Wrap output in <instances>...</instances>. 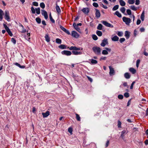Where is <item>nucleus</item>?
<instances>
[{
	"label": "nucleus",
	"instance_id": "1",
	"mask_svg": "<svg viewBox=\"0 0 148 148\" xmlns=\"http://www.w3.org/2000/svg\"><path fill=\"white\" fill-rule=\"evenodd\" d=\"M92 49L96 54L99 55L101 54V49L100 47L97 46L93 47Z\"/></svg>",
	"mask_w": 148,
	"mask_h": 148
},
{
	"label": "nucleus",
	"instance_id": "2",
	"mask_svg": "<svg viewBox=\"0 0 148 148\" xmlns=\"http://www.w3.org/2000/svg\"><path fill=\"white\" fill-rule=\"evenodd\" d=\"M123 21L127 25H129L131 22V20L130 18L123 17L122 18Z\"/></svg>",
	"mask_w": 148,
	"mask_h": 148
},
{
	"label": "nucleus",
	"instance_id": "3",
	"mask_svg": "<svg viewBox=\"0 0 148 148\" xmlns=\"http://www.w3.org/2000/svg\"><path fill=\"white\" fill-rule=\"evenodd\" d=\"M101 23H102L104 25L107 27L111 28H113L114 27L112 25L107 22L106 21H101Z\"/></svg>",
	"mask_w": 148,
	"mask_h": 148
},
{
	"label": "nucleus",
	"instance_id": "4",
	"mask_svg": "<svg viewBox=\"0 0 148 148\" xmlns=\"http://www.w3.org/2000/svg\"><path fill=\"white\" fill-rule=\"evenodd\" d=\"M5 15L4 18L8 21H9L10 19L9 13L8 11L6 10L5 12Z\"/></svg>",
	"mask_w": 148,
	"mask_h": 148
},
{
	"label": "nucleus",
	"instance_id": "5",
	"mask_svg": "<svg viewBox=\"0 0 148 148\" xmlns=\"http://www.w3.org/2000/svg\"><path fill=\"white\" fill-rule=\"evenodd\" d=\"M61 53L62 55H64L67 56H70L72 54L70 51L67 50H64L61 52Z\"/></svg>",
	"mask_w": 148,
	"mask_h": 148
},
{
	"label": "nucleus",
	"instance_id": "6",
	"mask_svg": "<svg viewBox=\"0 0 148 148\" xmlns=\"http://www.w3.org/2000/svg\"><path fill=\"white\" fill-rule=\"evenodd\" d=\"M109 67L110 69V75L111 76L113 75L115 73V71L114 69L111 66H109Z\"/></svg>",
	"mask_w": 148,
	"mask_h": 148
},
{
	"label": "nucleus",
	"instance_id": "7",
	"mask_svg": "<svg viewBox=\"0 0 148 148\" xmlns=\"http://www.w3.org/2000/svg\"><path fill=\"white\" fill-rule=\"evenodd\" d=\"M108 44V40L105 38L103 40L101 44V46L104 47L106 45Z\"/></svg>",
	"mask_w": 148,
	"mask_h": 148
},
{
	"label": "nucleus",
	"instance_id": "8",
	"mask_svg": "<svg viewBox=\"0 0 148 148\" xmlns=\"http://www.w3.org/2000/svg\"><path fill=\"white\" fill-rule=\"evenodd\" d=\"M42 14L44 16L45 18L47 19L48 18V16L47 12L44 10H42L41 12Z\"/></svg>",
	"mask_w": 148,
	"mask_h": 148
},
{
	"label": "nucleus",
	"instance_id": "9",
	"mask_svg": "<svg viewBox=\"0 0 148 148\" xmlns=\"http://www.w3.org/2000/svg\"><path fill=\"white\" fill-rule=\"evenodd\" d=\"M96 12L95 13V16L97 18H99L101 16V14L100 11L97 9H95Z\"/></svg>",
	"mask_w": 148,
	"mask_h": 148
},
{
	"label": "nucleus",
	"instance_id": "10",
	"mask_svg": "<svg viewBox=\"0 0 148 148\" xmlns=\"http://www.w3.org/2000/svg\"><path fill=\"white\" fill-rule=\"evenodd\" d=\"M82 11L84 12L85 14H88V13L89 12V10L88 8H84L82 9Z\"/></svg>",
	"mask_w": 148,
	"mask_h": 148
},
{
	"label": "nucleus",
	"instance_id": "11",
	"mask_svg": "<svg viewBox=\"0 0 148 148\" xmlns=\"http://www.w3.org/2000/svg\"><path fill=\"white\" fill-rule=\"evenodd\" d=\"M72 36L75 38H78L79 36L78 34L76 32L74 31L72 32Z\"/></svg>",
	"mask_w": 148,
	"mask_h": 148
},
{
	"label": "nucleus",
	"instance_id": "12",
	"mask_svg": "<svg viewBox=\"0 0 148 148\" xmlns=\"http://www.w3.org/2000/svg\"><path fill=\"white\" fill-rule=\"evenodd\" d=\"M69 49L70 50H80V48H77L76 47L71 46L69 48Z\"/></svg>",
	"mask_w": 148,
	"mask_h": 148
},
{
	"label": "nucleus",
	"instance_id": "13",
	"mask_svg": "<svg viewBox=\"0 0 148 148\" xmlns=\"http://www.w3.org/2000/svg\"><path fill=\"white\" fill-rule=\"evenodd\" d=\"M73 25L76 30H77L78 32H80L81 30L79 28L78 26H77V25H76V23H74L73 24Z\"/></svg>",
	"mask_w": 148,
	"mask_h": 148
},
{
	"label": "nucleus",
	"instance_id": "14",
	"mask_svg": "<svg viewBox=\"0 0 148 148\" xmlns=\"http://www.w3.org/2000/svg\"><path fill=\"white\" fill-rule=\"evenodd\" d=\"M60 28L63 31H64L65 33H66V34H68L69 35L70 34V33L69 32L68 30H66L64 27H63L62 26H61L60 27Z\"/></svg>",
	"mask_w": 148,
	"mask_h": 148
},
{
	"label": "nucleus",
	"instance_id": "15",
	"mask_svg": "<svg viewBox=\"0 0 148 148\" xmlns=\"http://www.w3.org/2000/svg\"><path fill=\"white\" fill-rule=\"evenodd\" d=\"M42 115L43 118L46 117L49 114V111H47L45 113H42Z\"/></svg>",
	"mask_w": 148,
	"mask_h": 148
},
{
	"label": "nucleus",
	"instance_id": "16",
	"mask_svg": "<svg viewBox=\"0 0 148 148\" xmlns=\"http://www.w3.org/2000/svg\"><path fill=\"white\" fill-rule=\"evenodd\" d=\"M45 37V40L47 42H49L50 41V38L49 36V35L48 34H46Z\"/></svg>",
	"mask_w": 148,
	"mask_h": 148
},
{
	"label": "nucleus",
	"instance_id": "17",
	"mask_svg": "<svg viewBox=\"0 0 148 148\" xmlns=\"http://www.w3.org/2000/svg\"><path fill=\"white\" fill-rule=\"evenodd\" d=\"M129 70L133 74L135 73L136 71V69L133 68H130Z\"/></svg>",
	"mask_w": 148,
	"mask_h": 148
},
{
	"label": "nucleus",
	"instance_id": "18",
	"mask_svg": "<svg viewBox=\"0 0 148 148\" xmlns=\"http://www.w3.org/2000/svg\"><path fill=\"white\" fill-rule=\"evenodd\" d=\"M112 40L114 41H117L119 39V38L116 36H114L111 38Z\"/></svg>",
	"mask_w": 148,
	"mask_h": 148
},
{
	"label": "nucleus",
	"instance_id": "19",
	"mask_svg": "<svg viewBox=\"0 0 148 148\" xmlns=\"http://www.w3.org/2000/svg\"><path fill=\"white\" fill-rule=\"evenodd\" d=\"M56 9L58 13L60 14L61 12V10L60 8V7L57 5V4L56 5Z\"/></svg>",
	"mask_w": 148,
	"mask_h": 148
},
{
	"label": "nucleus",
	"instance_id": "20",
	"mask_svg": "<svg viewBox=\"0 0 148 148\" xmlns=\"http://www.w3.org/2000/svg\"><path fill=\"white\" fill-rule=\"evenodd\" d=\"M72 52L73 54L75 55H80L82 54V53L81 52H78L77 51L73 50L72 51Z\"/></svg>",
	"mask_w": 148,
	"mask_h": 148
},
{
	"label": "nucleus",
	"instance_id": "21",
	"mask_svg": "<svg viewBox=\"0 0 148 148\" xmlns=\"http://www.w3.org/2000/svg\"><path fill=\"white\" fill-rule=\"evenodd\" d=\"M3 12L1 9H0V21H1L2 19L3 15Z\"/></svg>",
	"mask_w": 148,
	"mask_h": 148
},
{
	"label": "nucleus",
	"instance_id": "22",
	"mask_svg": "<svg viewBox=\"0 0 148 148\" xmlns=\"http://www.w3.org/2000/svg\"><path fill=\"white\" fill-rule=\"evenodd\" d=\"M130 35V32H129L127 31H126L125 32V36L127 39H128L129 38Z\"/></svg>",
	"mask_w": 148,
	"mask_h": 148
},
{
	"label": "nucleus",
	"instance_id": "23",
	"mask_svg": "<svg viewBox=\"0 0 148 148\" xmlns=\"http://www.w3.org/2000/svg\"><path fill=\"white\" fill-rule=\"evenodd\" d=\"M119 2L120 4V5L121 6H124L125 5V3L124 1L123 0H120L119 1Z\"/></svg>",
	"mask_w": 148,
	"mask_h": 148
},
{
	"label": "nucleus",
	"instance_id": "24",
	"mask_svg": "<svg viewBox=\"0 0 148 148\" xmlns=\"http://www.w3.org/2000/svg\"><path fill=\"white\" fill-rule=\"evenodd\" d=\"M114 14L116 15L119 17H121L122 16L121 14L118 11H116L115 12Z\"/></svg>",
	"mask_w": 148,
	"mask_h": 148
},
{
	"label": "nucleus",
	"instance_id": "25",
	"mask_svg": "<svg viewBox=\"0 0 148 148\" xmlns=\"http://www.w3.org/2000/svg\"><path fill=\"white\" fill-rule=\"evenodd\" d=\"M144 17H145V12H144V11H143V12L142 13L141 15V16H140V18L142 21H143L144 20Z\"/></svg>",
	"mask_w": 148,
	"mask_h": 148
},
{
	"label": "nucleus",
	"instance_id": "26",
	"mask_svg": "<svg viewBox=\"0 0 148 148\" xmlns=\"http://www.w3.org/2000/svg\"><path fill=\"white\" fill-rule=\"evenodd\" d=\"M14 64L16 66H18L21 68H24L25 67V66H21L17 62L14 63Z\"/></svg>",
	"mask_w": 148,
	"mask_h": 148
},
{
	"label": "nucleus",
	"instance_id": "27",
	"mask_svg": "<svg viewBox=\"0 0 148 148\" xmlns=\"http://www.w3.org/2000/svg\"><path fill=\"white\" fill-rule=\"evenodd\" d=\"M14 64L16 66H18L21 68H24L25 67V66H21L17 62L14 63Z\"/></svg>",
	"mask_w": 148,
	"mask_h": 148
},
{
	"label": "nucleus",
	"instance_id": "28",
	"mask_svg": "<svg viewBox=\"0 0 148 148\" xmlns=\"http://www.w3.org/2000/svg\"><path fill=\"white\" fill-rule=\"evenodd\" d=\"M59 47L61 49H64L66 48V46L64 45H61L59 46Z\"/></svg>",
	"mask_w": 148,
	"mask_h": 148
},
{
	"label": "nucleus",
	"instance_id": "29",
	"mask_svg": "<svg viewBox=\"0 0 148 148\" xmlns=\"http://www.w3.org/2000/svg\"><path fill=\"white\" fill-rule=\"evenodd\" d=\"M124 77L126 79H129L130 77V75L129 73H126L124 74Z\"/></svg>",
	"mask_w": 148,
	"mask_h": 148
},
{
	"label": "nucleus",
	"instance_id": "30",
	"mask_svg": "<svg viewBox=\"0 0 148 148\" xmlns=\"http://www.w3.org/2000/svg\"><path fill=\"white\" fill-rule=\"evenodd\" d=\"M96 33L99 36H101L102 34V32L101 31L99 30L97 31Z\"/></svg>",
	"mask_w": 148,
	"mask_h": 148
},
{
	"label": "nucleus",
	"instance_id": "31",
	"mask_svg": "<svg viewBox=\"0 0 148 148\" xmlns=\"http://www.w3.org/2000/svg\"><path fill=\"white\" fill-rule=\"evenodd\" d=\"M103 25L101 24H99L97 27V28L98 30H102V28Z\"/></svg>",
	"mask_w": 148,
	"mask_h": 148
},
{
	"label": "nucleus",
	"instance_id": "32",
	"mask_svg": "<svg viewBox=\"0 0 148 148\" xmlns=\"http://www.w3.org/2000/svg\"><path fill=\"white\" fill-rule=\"evenodd\" d=\"M56 42L58 44H60L62 42V40L60 39L57 38L56 40Z\"/></svg>",
	"mask_w": 148,
	"mask_h": 148
},
{
	"label": "nucleus",
	"instance_id": "33",
	"mask_svg": "<svg viewBox=\"0 0 148 148\" xmlns=\"http://www.w3.org/2000/svg\"><path fill=\"white\" fill-rule=\"evenodd\" d=\"M119 7V5H116L114 6L112 8V10L113 11H115L118 9Z\"/></svg>",
	"mask_w": 148,
	"mask_h": 148
},
{
	"label": "nucleus",
	"instance_id": "34",
	"mask_svg": "<svg viewBox=\"0 0 148 148\" xmlns=\"http://www.w3.org/2000/svg\"><path fill=\"white\" fill-rule=\"evenodd\" d=\"M6 31L10 36H12L13 34L9 29H8Z\"/></svg>",
	"mask_w": 148,
	"mask_h": 148
},
{
	"label": "nucleus",
	"instance_id": "35",
	"mask_svg": "<svg viewBox=\"0 0 148 148\" xmlns=\"http://www.w3.org/2000/svg\"><path fill=\"white\" fill-rule=\"evenodd\" d=\"M49 18L51 21L52 23H55V20L53 18L51 13L49 14Z\"/></svg>",
	"mask_w": 148,
	"mask_h": 148
},
{
	"label": "nucleus",
	"instance_id": "36",
	"mask_svg": "<svg viewBox=\"0 0 148 148\" xmlns=\"http://www.w3.org/2000/svg\"><path fill=\"white\" fill-rule=\"evenodd\" d=\"M90 60L91 63L92 64H96L97 63V61L96 60L92 59Z\"/></svg>",
	"mask_w": 148,
	"mask_h": 148
},
{
	"label": "nucleus",
	"instance_id": "37",
	"mask_svg": "<svg viewBox=\"0 0 148 148\" xmlns=\"http://www.w3.org/2000/svg\"><path fill=\"white\" fill-rule=\"evenodd\" d=\"M36 22L38 24H40L41 23V19L39 17H37L36 19Z\"/></svg>",
	"mask_w": 148,
	"mask_h": 148
},
{
	"label": "nucleus",
	"instance_id": "38",
	"mask_svg": "<svg viewBox=\"0 0 148 148\" xmlns=\"http://www.w3.org/2000/svg\"><path fill=\"white\" fill-rule=\"evenodd\" d=\"M134 0H128V2L130 4H133L134 3Z\"/></svg>",
	"mask_w": 148,
	"mask_h": 148
},
{
	"label": "nucleus",
	"instance_id": "39",
	"mask_svg": "<svg viewBox=\"0 0 148 148\" xmlns=\"http://www.w3.org/2000/svg\"><path fill=\"white\" fill-rule=\"evenodd\" d=\"M130 8L132 10L134 11H136L137 10V8L134 5L131 6Z\"/></svg>",
	"mask_w": 148,
	"mask_h": 148
},
{
	"label": "nucleus",
	"instance_id": "40",
	"mask_svg": "<svg viewBox=\"0 0 148 148\" xmlns=\"http://www.w3.org/2000/svg\"><path fill=\"white\" fill-rule=\"evenodd\" d=\"M125 130H123V131H122V132H121V137L122 138H123V137L124 136V134L125 133Z\"/></svg>",
	"mask_w": 148,
	"mask_h": 148
},
{
	"label": "nucleus",
	"instance_id": "41",
	"mask_svg": "<svg viewBox=\"0 0 148 148\" xmlns=\"http://www.w3.org/2000/svg\"><path fill=\"white\" fill-rule=\"evenodd\" d=\"M75 115H76V118L77 120L79 121H80V117L79 116V115H78L77 114H76Z\"/></svg>",
	"mask_w": 148,
	"mask_h": 148
},
{
	"label": "nucleus",
	"instance_id": "42",
	"mask_svg": "<svg viewBox=\"0 0 148 148\" xmlns=\"http://www.w3.org/2000/svg\"><path fill=\"white\" fill-rule=\"evenodd\" d=\"M40 6L42 9H44L45 7V4L43 2L41 3H40Z\"/></svg>",
	"mask_w": 148,
	"mask_h": 148
},
{
	"label": "nucleus",
	"instance_id": "43",
	"mask_svg": "<svg viewBox=\"0 0 148 148\" xmlns=\"http://www.w3.org/2000/svg\"><path fill=\"white\" fill-rule=\"evenodd\" d=\"M120 11L123 13H124L125 11V9L124 7H122L120 9Z\"/></svg>",
	"mask_w": 148,
	"mask_h": 148
},
{
	"label": "nucleus",
	"instance_id": "44",
	"mask_svg": "<svg viewBox=\"0 0 148 148\" xmlns=\"http://www.w3.org/2000/svg\"><path fill=\"white\" fill-rule=\"evenodd\" d=\"M140 60L138 59L137 60L136 62V66L137 68H138L139 66V64L140 63Z\"/></svg>",
	"mask_w": 148,
	"mask_h": 148
},
{
	"label": "nucleus",
	"instance_id": "45",
	"mask_svg": "<svg viewBox=\"0 0 148 148\" xmlns=\"http://www.w3.org/2000/svg\"><path fill=\"white\" fill-rule=\"evenodd\" d=\"M92 38L94 40H97L98 39V37L95 35H92Z\"/></svg>",
	"mask_w": 148,
	"mask_h": 148
},
{
	"label": "nucleus",
	"instance_id": "46",
	"mask_svg": "<svg viewBox=\"0 0 148 148\" xmlns=\"http://www.w3.org/2000/svg\"><path fill=\"white\" fill-rule=\"evenodd\" d=\"M36 13L37 14H39L40 13V8H36Z\"/></svg>",
	"mask_w": 148,
	"mask_h": 148
},
{
	"label": "nucleus",
	"instance_id": "47",
	"mask_svg": "<svg viewBox=\"0 0 148 148\" xmlns=\"http://www.w3.org/2000/svg\"><path fill=\"white\" fill-rule=\"evenodd\" d=\"M102 54L103 55H107L108 54V52L106 50H103L102 52Z\"/></svg>",
	"mask_w": 148,
	"mask_h": 148
},
{
	"label": "nucleus",
	"instance_id": "48",
	"mask_svg": "<svg viewBox=\"0 0 148 148\" xmlns=\"http://www.w3.org/2000/svg\"><path fill=\"white\" fill-rule=\"evenodd\" d=\"M117 34L119 36H123V33L122 32H118Z\"/></svg>",
	"mask_w": 148,
	"mask_h": 148
},
{
	"label": "nucleus",
	"instance_id": "49",
	"mask_svg": "<svg viewBox=\"0 0 148 148\" xmlns=\"http://www.w3.org/2000/svg\"><path fill=\"white\" fill-rule=\"evenodd\" d=\"M118 98L120 99H122L123 98V96L122 95H119L118 96Z\"/></svg>",
	"mask_w": 148,
	"mask_h": 148
},
{
	"label": "nucleus",
	"instance_id": "50",
	"mask_svg": "<svg viewBox=\"0 0 148 148\" xmlns=\"http://www.w3.org/2000/svg\"><path fill=\"white\" fill-rule=\"evenodd\" d=\"M31 10L33 14H35V10L33 7H31Z\"/></svg>",
	"mask_w": 148,
	"mask_h": 148
},
{
	"label": "nucleus",
	"instance_id": "51",
	"mask_svg": "<svg viewBox=\"0 0 148 148\" xmlns=\"http://www.w3.org/2000/svg\"><path fill=\"white\" fill-rule=\"evenodd\" d=\"M127 12L128 14L130 15L131 14V11L130 10L127 9Z\"/></svg>",
	"mask_w": 148,
	"mask_h": 148
},
{
	"label": "nucleus",
	"instance_id": "52",
	"mask_svg": "<svg viewBox=\"0 0 148 148\" xmlns=\"http://www.w3.org/2000/svg\"><path fill=\"white\" fill-rule=\"evenodd\" d=\"M124 96L125 97L127 98L129 97V93L128 92H125L124 94Z\"/></svg>",
	"mask_w": 148,
	"mask_h": 148
},
{
	"label": "nucleus",
	"instance_id": "53",
	"mask_svg": "<svg viewBox=\"0 0 148 148\" xmlns=\"http://www.w3.org/2000/svg\"><path fill=\"white\" fill-rule=\"evenodd\" d=\"M11 41L14 44H15L16 43V40L14 38H11Z\"/></svg>",
	"mask_w": 148,
	"mask_h": 148
},
{
	"label": "nucleus",
	"instance_id": "54",
	"mask_svg": "<svg viewBox=\"0 0 148 148\" xmlns=\"http://www.w3.org/2000/svg\"><path fill=\"white\" fill-rule=\"evenodd\" d=\"M125 40V39L124 38H121L119 41L121 43H122L123 42H124Z\"/></svg>",
	"mask_w": 148,
	"mask_h": 148
},
{
	"label": "nucleus",
	"instance_id": "55",
	"mask_svg": "<svg viewBox=\"0 0 148 148\" xmlns=\"http://www.w3.org/2000/svg\"><path fill=\"white\" fill-rule=\"evenodd\" d=\"M93 5L95 7H97L99 5L98 4L96 3H93Z\"/></svg>",
	"mask_w": 148,
	"mask_h": 148
},
{
	"label": "nucleus",
	"instance_id": "56",
	"mask_svg": "<svg viewBox=\"0 0 148 148\" xmlns=\"http://www.w3.org/2000/svg\"><path fill=\"white\" fill-rule=\"evenodd\" d=\"M33 5L35 6H38V3L36 2H34L33 3Z\"/></svg>",
	"mask_w": 148,
	"mask_h": 148
},
{
	"label": "nucleus",
	"instance_id": "57",
	"mask_svg": "<svg viewBox=\"0 0 148 148\" xmlns=\"http://www.w3.org/2000/svg\"><path fill=\"white\" fill-rule=\"evenodd\" d=\"M135 83V81H134L133 82H132V83L131 84V85L130 86V89H133L134 85Z\"/></svg>",
	"mask_w": 148,
	"mask_h": 148
},
{
	"label": "nucleus",
	"instance_id": "58",
	"mask_svg": "<svg viewBox=\"0 0 148 148\" xmlns=\"http://www.w3.org/2000/svg\"><path fill=\"white\" fill-rule=\"evenodd\" d=\"M140 1L139 0H136L135 4L136 5H138L140 4Z\"/></svg>",
	"mask_w": 148,
	"mask_h": 148
},
{
	"label": "nucleus",
	"instance_id": "59",
	"mask_svg": "<svg viewBox=\"0 0 148 148\" xmlns=\"http://www.w3.org/2000/svg\"><path fill=\"white\" fill-rule=\"evenodd\" d=\"M121 123L119 121H118V126L119 127H121Z\"/></svg>",
	"mask_w": 148,
	"mask_h": 148
},
{
	"label": "nucleus",
	"instance_id": "60",
	"mask_svg": "<svg viewBox=\"0 0 148 148\" xmlns=\"http://www.w3.org/2000/svg\"><path fill=\"white\" fill-rule=\"evenodd\" d=\"M140 30L141 32H145V29L143 27H141L140 29Z\"/></svg>",
	"mask_w": 148,
	"mask_h": 148
},
{
	"label": "nucleus",
	"instance_id": "61",
	"mask_svg": "<svg viewBox=\"0 0 148 148\" xmlns=\"http://www.w3.org/2000/svg\"><path fill=\"white\" fill-rule=\"evenodd\" d=\"M138 34V31L136 29L134 30V35L135 36H136Z\"/></svg>",
	"mask_w": 148,
	"mask_h": 148
},
{
	"label": "nucleus",
	"instance_id": "62",
	"mask_svg": "<svg viewBox=\"0 0 148 148\" xmlns=\"http://www.w3.org/2000/svg\"><path fill=\"white\" fill-rule=\"evenodd\" d=\"M68 131L70 133H72V129L71 127L69 128H68Z\"/></svg>",
	"mask_w": 148,
	"mask_h": 148
},
{
	"label": "nucleus",
	"instance_id": "63",
	"mask_svg": "<svg viewBox=\"0 0 148 148\" xmlns=\"http://www.w3.org/2000/svg\"><path fill=\"white\" fill-rule=\"evenodd\" d=\"M3 26L4 27L5 29H6V30H7L8 29H9V28L7 26L6 24H3Z\"/></svg>",
	"mask_w": 148,
	"mask_h": 148
},
{
	"label": "nucleus",
	"instance_id": "64",
	"mask_svg": "<svg viewBox=\"0 0 148 148\" xmlns=\"http://www.w3.org/2000/svg\"><path fill=\"white\" fill-rule=\"evenodd\" d=\"M141 21L140 19H138L136 22V24L138 25L140 23Z\"/></svg>",
	"mask_w": 148,
	"mask_h": 148
}]
</instances>
